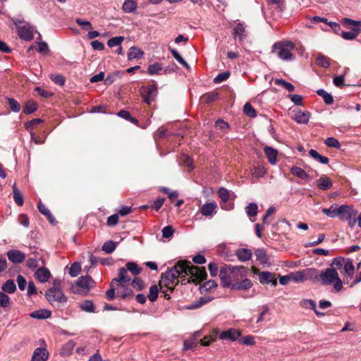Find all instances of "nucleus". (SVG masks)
Returning a JSON list of instances; mask_svg holds the SVG:
<instances>
[{"label":"nucleus","mask_w":361,"mask_h":361,"mask_svg":"<svg viewBox=\"0 0 361 361\" xmlns=\"http://www.w3.org/2000/svg\"><path fill=\"white\" fill-rule=\"evenodd\" d=\"M238 341L246 345H253L255 344V338L252 336H246L243 338H239Z\"/></svg>","instance_id":"e2e57ef3"},{"label":"nucleus","mask_w":361,"mask_h":361,"mask_svg":"<svg viewBox=\"0 0 361 361\" xmlns=\"http://www.w3.org/2000/svg\"><path fill=\"white\" fill-rule=\"evenodd\" d=\"M317 94L322 97L326 104H331L334 102L332 96L323 89L317 90Z\"/></svg>","instance_id":"c03bdc74"},{"label":"nucleus","mask_w":361,"mask_h":361,"mask_svg":"<svg viewBox=\"0 0 361 361\" xmlns=\"http://www.w3.org/2000/svg\"><path fill=\"white\" fill-rule=\"evenodd\" d=\"M12 21L16 26L18 35L20 39L26 41H30L33 39L34 32H36L35 27L18 19H13Z\"/></svg>","instance_id":"423d86ee"},{"label":"nucleus","mask_w":361,"mask_h":361,"mask_svg":"<svg viewBox=\"0 0 361 361\" xmlns=\"http://www.w3.org/2000/svg\"><path fill=\"white\" fill-rule=\"evenodd\" d=\"M50 276V272L47 268H39L35 274V278L42 283L47 281Z\"/></svg>","instance_id":"412c9836"},{"label":"nucleus","mask_w":361,"mask_h":361,"mask_svg":"<svg viewBox=\"0 0 361 361\" xmlns=\"http://www.w3.org/2000/svg\"><path fill=\"white\" fill-rule=\"evenodd\" d=\"M236 256L241 262H247L252 257V252L248 249H240L236 251Z\"/></svg>","instance_id":"bb28decb"},{"label":"nucleus","mask_w":361,"mask_h":361,"mask_svg":"<svg viewBox=\"0 0 361 361\" xmlns=\"http://www.w3.org/2000/svg\"><path fill=\"white\" fill-rule=\"evenodd\" d=\"M8 259L13 263H20L25 259V255L16 250H9L7 252Z\"/></svg>","instance_id":"6ab92c4d"},{"label":"nucleus","mask_w":361,"mask_h":361,"mask_svg":"<svg viewBox=\"0 0 361 361\" xmlns=\"http://www.w3.org/2000/svg\"><path fill=\"white\" fill-rule=\"evenodd\" d=\"M331 267H335L337 269H343L341 273L344 276V283H348L353 279L355 267L351 259L341 257H336L331 262Z\"/></svg>","instance_id":"20e7f679"},{"label":"nucleus","mask_w":361,"mask_h":361,"mask_svg":"<svg viewBox=\"0 0 361 361\" xmlns=\"http://www.w3.org/2000/svg\"><path fill=\"white\" fill-rule=\"evenodd\" d=\"M288 97L296 105L301 106L302 104V97L299 94H290Z\"/></svg>","instance_id":"774afa93"},{"label":"nucleus","mask_w":361,"mask_h":361,"mask_svg":"<svg viewBox=\"0 0 361 361\" xmlns=\"http://www.w3.org/2000/svg\"><path fill=\"white\" fill-rule=\"evenodd\" d=\"M247 271L245 267L225 265L220 269L219 277L224 287L231 286L239 279L245 278Z\"/></svg>","instance_id":"f03ea898"},{"label":"nucleus","mask_w":361,"mask_h":361,"mask_svg":"<svg viewBox=\"0 0 361 361\" xmlns=\"http://www.w3.org/2000/svg\"><path fill=\"white\" fill-rule=\"evenodd\" d=\"M159 289L157 285H153L149 288V294L148 298L150 301L154 302L158 297Z\"/></svg>","instance_id":"6e6d98bb"},{"label":"nucleus","mask_w":361,"mask_h":361,"mask_svg":"<svg viewBox=\"0 0 361 361\" xmlns=\"http://www.w3.org/2000/svg\"><path fill=\"white\" fill-rule=\"evenodd\" d=\"M243 111L249 117L255 118L257 116L255 109L250 103H246L243 106Z\"/></svg>","instance_id":"49530a36"},{"label":"nucleus","mask_w":361,"mask_h":361,"mask_svg":"<svg viewBox=\"0 0 361 361\" xmlns=\"http://www.w3.org/2000/svg\"><path fill=\"white\" fill-rule=\"evenodd\" d=\"M49 353L45 348H37L33 353L31 361H47Z\"/></svg>","instance_id":"2eb2a0df"},{"label":"nucleus","mask_w":361,"mask_h":361,"mask_svg":"<svg viewBox=\"0 0 361 361\" xmlns=\"http://www.w3.org/2000/svg\"><path fill=\"white\" fill-rule=\"evenodd\" d=\"M37 207H38L39 211L42 214H44L45 216H47V218L51 223L54 222V218H53L50 211L48 209V208L44 204H43L41 202H39L38 203Z\"/></svg>","instance_id":"4c0bfd02"},{"label":"nucleus","mask_w":361,"mask_h":361,"mask_svg":"<svg viewBox=\"0 0 361 361\" xmlns=\"http://www.w3.org/2000/svg\"><path fill=\"white\" fill-rule=\"evenodd\" d=\"M161 232H162V236L164 238H169L173 235L174 231H173L172 226H168L164 227L162 229Z\"/></svg>","instance_id":"338daca9"},{"label":"nucleus","mask_w":361,"mask_h":361,"mask_svg":"<svg viewBox=\"0 0 361 361\" xmlns=\"http://www.w3.org/2000/svg\"><path fill=\"white\" fill-rule=\"evenodd\" d=\"M137 3L134 0H126L122 8L126 13H133L137 9Z\"/></svg>","instance_id":"2f4dec72"},{"label":"nucleus","mask_w":361,"mask_h":361,"mask_svg":"<svg viewBox=\"0 0 361 361\" xmlns=\"http://www.w3.org/2000/svg\"><path fill=\"white\" fill-rule=\"evenodd\" d=\"M295 45L290 41H283L274 44L272 53L283 61H291L294 58L293 51Z\"/></svg>","instance_id":"39448f33"},{"label":"nucleus","mask_w":361,"mask_h":361,"mask_svg":"<svg viewBox=\"0 0 361 361\" xmlns=\"http://www.w3.org/2000/svg\"><path fill=\"white\" fill-rule=\"evenodd\" d=\"M357 211L354 209L352 206L343 204L339 206L338 216L342 221L346 220L350 228H353L357 222L355 216Z\"/></svg>","instance_id":"0eeeda50"},{"label":"nucleus","mask_w":361,"mask_h":361,"mask_svg":"<svg viewBox=\"0 0 361 361\" xmlns=\"http://www.w3.org/2000/svg\"><path fill=\"white\" fill-rule=\"evenodd\" d=\"M133 295V292L128 288H126L124 284H121L117 290V296L122 298H126Z\"/></svg>","instance_id":"e433bc0d"},{"label":"nucleus","mask_w":361,"mask_h":361,"mask_svg":"<svg viewBox=\"0 0 361 361\" xmlns=\"http://www.w3.org/2000/svg\"><path fill=\"white\" fill-rule=\"evenodd\" d=\"M267 173V170L262 164H258L251 170V174L255 178H260L264 176Z\"/></svg>","instance_id":"f704fd0d"},{"label":"nucleus","mask_w":361,"mask_h":361,"mask_svg":"<svg viewBox=\"0 0 361 361\" xmlns=\"http://www.w3.org/2000/svg\"><path fill=\"white\" fill-rule=\"evenodd\" d=\"M343 22L346 25L353 29L354 28V27H356L357 29H360V27H361V21L353 20L350 18H344Z\"/></svg>","instance_id":"680f3d73"},{"label":"nucleus","mask_w":361,"mask_h":361,"mask_svg":"<svg viewBox=\"0 0 361 361\" xmlns=\"http://www.w3.org/2000/svg\"><path fill=\"white\" fill-rule=\"evenodd\" d=\"M80 271H81L80 264L78 263V262H75L71 265V267L69 269V274L72 277H75L80 274Z\"/></svg>","instance_id":"3c124183"},{"label":"nucleus","mask_w":361,"mask_h":361,"mask_svg":"<svg viewBox=\"0 0 361 361\" xmlns=\"http://www.w3.org/2000/svg\"><path fill=\"white\" fill-rule=\"evenodd\" d=\"M233 37L235 39L243 41L246 37L245 25L243 23H238L233 28Z\"/></svg>","instance_id":"f3484780"},{"label":"nucleus","mask_w":361,"mask_h":361,"mask_svg":"<svg viewBox=\"0 0 361 361\" xmlns=\"http://www.w3.org/2000/svg\"><path fill=\"white\" fill-rule=\"evenodd\" d=\"M80 308L87 312H94L95 307L91 300H85L80 304Z\"/></svg>","instance_id":"58836bf2"},{"label":"nucleus","mask_w":361,"mask_h":361,"mask_svg":"<svg viewBox=\"0 0 361 361\" xmlns=\"http://www.w3.org/2000/svg\"><path fill=\"white\" fill-rule=\"evenodd\" d=\"M339 207L336 204H332L329 208H324L322 212L330 218L338 216Z\"/></svg>","instance_id":"7c9ffc66"},{"label":"nucleus","mask_w":361,"mask_h":361,"mask_svg":"<svg viewBox=\"0 0 361 361\" xmlns=\"http://www.w3.org/2000/svg\"><path fill=\"white\" fill-rule=\"evenodd\" d=\"M252 286V283L250 279H244L240 282H235L232 284L233 290H247L250 289Z\"/></svg>","instance_id":"393cba45"},{"label":"nucleus","mask_w":361,"mask_h":361,"mask_svg":"<svg viewBox=\"0 0 361 361\" xmlns=\"http://www.w3.org/2000/svg\"><path fill=\"white\" fill-rule=\"evenodd\" d=\"M213 334L215 336H219V339L226 340L229 341H238L241 334L240 331L236 329L231 328L226 331L219 332L218 329H214Z\"/></svg>","instance_id":"9d476101"},{"label":"nucleus","mask_w":361,"mask_h":361,"mask_svg":"<svg viewBox=\"0 0 361 361\" xmlns=\"http://www.w3.org/2000/svg\"><path fill=\"white\" fill-rule=\"evenodd\" d=\"M123 37H115L109 39L107 42V44L109 47H114L116 46H121V42L123 41Z\"/></svg>","instance_id":"4d7b16f0"},{"label":"nucleus","mask_w":361,"mask_h":361,"mask_svg":"<svg viewBox=\"0 0 361 361\" xmlns=\"http://www.w3.org/2000/svg\"><path fill=\"white\" fill-rule=\"evenodd\" d=\"M143 51H142L137 47H132L130 48L128 52V59L133 60L134 59H141L143 56Z\"/></svg>","instance_id":"c85d7f7f"},{"label":"nucleus","mask_w":361,"mask_h":361,"mask_svg":"<svg viewBox=\"0 0 361 361\" xmlns=\"http://www.w3.org/2000/svg\"><path fill=\"white\" fill-rule=\"evenodd\" d=\"M11 303L10 298L4 292H0V307L6 308Z\"/></svg>","instance_id":"8fccbe9b"},{"label":"nucleus","mask_w":361,"mask_h":361,"mask_svg":"<svg viewBox=\"0 0 361 361\" xmlns=\"http://www.w3.org/2000/svg\"><path fill=\"white\" fill-rule=\"evenodd\" d=\"M290 172L295 176L301 178L305 181H309L310 180V176L300 167L293 166L290 169Z\"/></svg>","instance_id":"5701e85b"},{"label":"nucleus","mask_w":361,"mask_h":361,"mask_svg":"<svg viewBox=\"0 0 361 361\" xmlns=\"http://www.w3.org/2000/svg\"><path fill=\"white\" fill-rule=\"evenodd\" d=\"M126 267V269H127V271H130L133 275H138L142 270L141 268H140L137 264L133 262H128Z\"/></svg>","instance_id":"a19ab883"},{"label":"nucleus","mask_w":361,"mask_h":361,"mask_svg":"<svg viewBox=\"0 0 361 361\" xmlns=\"http://www.w3.org/2000/svg\"><path fill=\"white\" fill-rule=\"evenodd\" d=\"M229 76L230 73L228 71L221 73L216 76V78L214 79V82L215 83H220L223 81L226 80Z\"/></svg>","instance_id":"0e129e2a"},{"label":"nucleus","mask_w":361,"mask_h":361,"mask_svg":"<svg viewBox=\"0 0 361 361\" xmlns=\"http://www.w3.org/2000/svg\"><path fill=\"white\" fill-rule=\"evenodd\" d=\"M74 347L75 343L73 341H68L63 345L60 353L61 355L62 356L71 355L72 354Z\"/></svg>","instance_id":"c756f323"},{"label":"nucleus","mask_w":361,"mask_h":361,"mask_svg":"<svg viewBox=\"0 0 361 361\" xmlns=\"http://www.w3.org/2000/svg\"><path fill=\"white\" fill-rule=\"evenodd\" d=\"M2 292L5 293H13L16 290V286L12 279L7 280L1 287Z\"/></svg>","instance_id":"cd10ccee"},{"label":"nucleus","mask_w":361,"mask_h":361,"mask_svg":"<svg viewBox=\"0 0 361 361\" xmlns=\"http://www.w3.org/2000/svg\"><path fill=\"white\" fill-rule=\"evenodd\" d=\"M316 63L318 66L327 68L329 66V59L324 55L319 54L316 59Z\"/></svg>","instance_id":"de8ad7c7"},{"label":"nucleus","mask_w":361,"mask_h":361,"mask_svg":"<svg viewBox=\"0 0 361 361\" xmlns=\"http://www.w3.org/2000/svg\"><path fill=\"white\" fill-rule=\"evenodd\" d=\"M359 32H360V29L353 28V31L343 32L341 35H342V37L345 39L352 40L357 37Z\"/></svg>","instance_id":"79ce46f5"},{"label":"nucleus","mask_w":361,"mask_h":361,"mask_svg":"<svg viewBox=\"0 0 361 361\" xmlns=\"http://www.w3.org/2000/svg\"><path fill=\"white\" fill-rule=\"evenodd\" d=\"M140 94L144 102L150 104L157 95V88L154 85L148 87H142Z\"/></svg>","instance_id":"9b49d317"},{"label":"nucleus","mask_w":361,"mask_h":361,"mask_svg":"<svg viewBox=\"0 0 361 361\" xmlns=\"http://www.w3.org/2000/svg\"><path fill=\"white\" fill-rule=\"evenodd\" d=\"M332 183L330 179L327 177H322L317 180V187L323 190H326L331 188Z\"/></svg>","instance_id":"473e14b6"},{"label":"nucleus","mask_w":361,"mask_h":361,"mask_svg":"<svg viewBox=\"0 0 361 361\" xmlns=\"http://www.w3.org/2000/svg\"><path fill=\"white\" fill-rule=\"evenodd\" d=\"M258 274L259 281L262 284H271L273 286L277 285L275 274L269 271H256Z\"/></svg>","instance_id":"4468645a"},{"label":"nucleus","mask_w":361,"mask_h":361,"mask_svg":"<svg viewBox=\"0 0 361 361\" xmlns=\"http://www.w3.org/2000/svg\"><path fill=\"white\" fill-rule=\"evenodd\" d=\"M305 281L312 280L314 282L320 281V273L314 269H305Z\"/></svg>","instance_id":"4be33fe9"},{"label":"nucleus","mask_w":361,"mask_h":361,"mask_svg":"<svg viewBox=\"0 0 361 361\" xmlns=\"http://www.w3.org/2000/svg\"><path fill=\"white\" fill-rule=\"evenodd\" d=\"M292 118L299 124H307L310 118V113L307 111L295 109L292 111Z\"/></svg>","instance_id":"ddd939ff"},{"label":"nucleus","mask_w":361,"mask_h":361,"mask_svg":"<svg viewBox=\"0 0 361 361\" xmlns=\"http://www.w3.org/2000/svg\"><path fill=\"white\" fill-rule=\"evenodd\" d=\"M37 110V105L33 102H27L23 109V111L26 114H30Z\"/></svg>","instance_id":"5fc2aeb1"},{"label":"nucleus","mask_w":361,"mask_h":361,"mask_svg":"<svg viewBox=\"0 0 361 361\" xmlns=\"http://www.w3.org/2000/svg\"><path fill=\"white\" fill-rule=\"evenodd\" d=\"M116 247V244L114 242H113L112 240H109L104 243L102 250L104 252H106L107 254H110L115 250Z\"/></svg>","instance_id":"37998d69"},{"label":"nucleus","mask_w":361,"mask_h":361,"mask_svg":"<svg viewBox=\"0 0 361 361\" xmlns=\"http://www.w3.org/2000/svg\"><path fill=\"white\" fill-rule=\"evenodd\" d=\"M173 70L169 67H162L160 63H154L148 66L147 72L150 75H167Z\"/></svg>","instance_id":"f8f14e48"},{"label":"nucleus","mask_w":361,"mask_h":361,"mask_svg":"<svg viewBox=\"0 0 361 361\" xmlns=\"http://www.w3.org/2000/svg\"><path fill=\"white\" fill-rule=\"evenodd\" d=\"M18 288L20 290H24L26 287L27 281L24 276L18 275L16 279Z\"/></svg>","instance_id":"69168bd1"},{"label":"nucleus","mask_w":361,"mask_h":361,"mask_svg":"<svg viewBox=\"0 0 361 361\" xmlns=\"http://www.w3.org/2000/svg\"><path fill=\"white\" fill-rule=\"evenodd\" d=\"M59 281H54L53 287L50 288L46 293L47 299L50 303L55 302H63L66 301V298L64 295L62 290L59 288Z\"/></svg>","instance_id":"1a4fd4ad"},{"label":"nucleus","mask_w":361,"mask_h":361,"mask_svg":"<svg viewBox=\"0 0 361 361\" xmlns=\"http://www.w3.org/2000/svg\"><path fill=\"white\" fill-rule=\"evenodd\" d=\"M216 204L214 202L206 203L202 205L200 212L204 216H212L215 213Z\"/></svg>","instance_id":"a878e982"},{"label":"nucleus","mask_w":361,"mask_h":361,"mask_svg":"<svg viewBox=\"0 0 361 361\" xmlns=\"http://www.w3.org/2000/svg\"><path fill=\"white\" fill-rule=\"evenodd\" d=\"M290 278L292 281L299 283L305 281V271H297L290 274Z\"/></svg>","instance_id":"a18cd8bd"},{"label":"nucleus","mask_w":361,"mask_h":361,"mask_svg":"<svg viewBox=\"0 0 361 361\" xmlns=\"http://www.w3.org/2000/svg\"><path fill=\"white\" fill-rule=\"evenodd\" d=\"M75 22L78 25H80L83 30H90L92 28V24L90 22L84 20L81 18H77Z\"/></svg>","instance_id":"bf43d9fd"},{"label":"nucleus","mask_w":361,"mask_h":361,"mask_svg":"<svg viewBox=\"0 0 361 361\" xmlns=\"http://www.w3.org/2000/svg\"><path fill=\"white\" fill-rule=\"evenodd\" d=\"M131 277L128 274V271L125 267H121L118 270V277L114 279L111 281V286H114V283H120L124 284L130 282Z\"/></svg>","instance_id":"dca6fc26"},{"label":"nucleus","mask_w":361,"mask_h":361,"mask_svg":"<svg viewBox=\"0 0 361 361\" xmlns=\"http://www.w3.org/2000/svg\"><path fill=\"white\" fill-rule=\"evenodd\" d=\"M219 196L220 197L221 201L224 202V204L221 205V208L226 210H229L233 208V205L229 204H226V202H228L230 194L228 190L224 188H221L219 191Z\"/></svg>","instance_id":"a211bd4d"},{"label":"nucleus","mask_w":361,"mask_h":361,"mask_svg":"<svg viewBox=\"0 0 361 361\" xmlns=\"http://www.w3.org/2000/svg\"><path fill=\"white\" fill-rule=\"evenodd\" d=\"M95 286L94 281L89 276H80L74 286V292L80 295H87Z\"/></svg>","instance_id":"6e6552de"},{"label":"nucleus","mask_w":361,"mask_h":361,"mask_svg":"<svg viewBox=\"0 0 361 361\" xmlns=\"http://www.w3.org/2000/svg\"><path fill=\"white\" fill-rule=\"evenodd\" d=\"M173 56L185 68H189L190 66L188 63L182 58V56L179 54V53L174 49H169Z\"/></svg>","instance_id":"09e8293b"},{"label":"nucleus","mask_w":361,"mask_h":361,"mask_svg":"<svg viewBox=\"0 0 361 361\" xmlns=\"http://www.w3.org/2000/svg\"><path fill=\"white\" fill-rule=\"evenodd\" d=\"M324 143L329 147L339 148L340 143L338 140L333 137H328Z\"/></svg>","instance_id":"052dcab7"},{"label":"nucleus","mask_w":361,"mask_h":361,"mask_svg":"<svg viewBox=\"0 0 361 361\" xmlns=\"http://www.w3.org/2000/svg\"><path fill=\"white\" fill-rule=\"evenodd\" d=\"M320 281L324 286H331L335 292L342 290L343 281L340 279L337 269L335 267L327 268L320 272Z\"/></svg>","instance_id":"7ed1b4c3"},{"label":"nucleus","mask_w":361,"mask_h":361,"mask_svg":"<svg viewBox=\"0 0 361 361\" xmlns=\"http://www.w3.org/2000/svg\"><path fill=\"white\" fill-rule=\"evenodd\" d=\"M274 83L276 85H279L285 88L289 92H293L295 90V87L291 83L286 82L283 79H276L274 80Z\"/></svg>","instance_id":"ea45409f"},{"label":"nucleus","mask_w":361,"mask_h":361,"mask_svg":"<svg viewBox=\"0 0 361 361\" xmlns=\"http://www.w3.org/2000/svg\"><path fill=\"white\" fill-rule=\"evenodd\" d=\"M30 317L37 319H44L51 317V312L46 309H41L31 312Z\"/></svg>","instance_id":"b1692460"},{"label":"nucleus","mask_w":361,"mask_h":361,"mask_svg":"<svg viewBox=\"0 0 361 361\" xmlns=\"http://www.w3.org/2000/svg\"><path fill=\"white\" fill-rule=\"evenodd\" d=\"M257 260L262 264H269V257L266 252L262 249H258L255 251Z\"/></svg>","instance_id":"72a5a7b5"},{"label":"nucleus","mask_w":361,"mask_h":361,"mask_svg":"<svg viewBox=\"0 0 361 361\" xmlns=\"http://www.w3.org/2000/svg\"><path fill=\"white\" fill-rule=\"evenodd\" d=\"M8 103L9 104V106L13 112H19L20 110V106L19 103L13 98H6Z\"/></svg>","instance_id":"13d9d810"},{"label":"nucleus","mask_w":361,"mask_h":361,"mask_svg":"<svg viewBox=\"0 0 361 361\" xmlns=\"http://www.w3.org/2000/svg\"><path fill=\"white\" fill-rule=\"evenodd\" d=\"M13 200L18 206L23 204V196L16 183L13 185Z\"/></svg>","instance_id":"c9c22d12"},{"label":"nucleus","mask_w":361,"mask_h":361,"mask_svg":"<svg viewBox=\"0 0 361 361\" xmlns=\"http://www.w3.org/2000/svg\"><path fill=\"white\" fill-rule=\"evenodd\" d=\"M264 152L269 162L271 165H275L277 162V150L271 147H265L264 149Z\"/></svg>","instance_id":"aec40b11"},{"label":"nucleus","mask_w":361,"mask_h":361,"mask_svg":"<svg viewBox=\"0 0 361 361\" xmlns=\"http://www.w3.org/2000/svg\"><path fill=\"white\" fill-rule=\"evenodd\" d=\"M178 277H188V282L197 284L206 279L207 272L204 269L192 266L189 262L179 261L173 267L161 274L159 281L161 291L164 293V287L166 288V290L171 291L178 284Z\"/></svg>","instance_id":"f257e3e1"},{"label":"nucleus","mask_w":361,"mask_h":361,"mask_svg":"<svg viewBox=\"0 0 361 361\" xmlns=\"http://www.w3.org/2000/svg\"><path fill=\"white\" fill-rule=\"evenodd\" d=\"M257 205L255 203H250L246 207L245 211L250 217L255 216L257 214Z\"/></svg>","instance_id":"603ef678"},{"label":"nucleus","mask_w":361,"mask_h":361,"mask_svg":"<svg viewBox=\"0 0 361 361\" xmlns=\"http://www.w3.org/2000/svg\"><path fill=\"white\" fill-rule=\"evenodd\" d=\"M217 97V93L214 92H209L201 97L202 102L210 103L214 101Z\"/></svg>","instance_id":"864d4df0"}]
</instances>
